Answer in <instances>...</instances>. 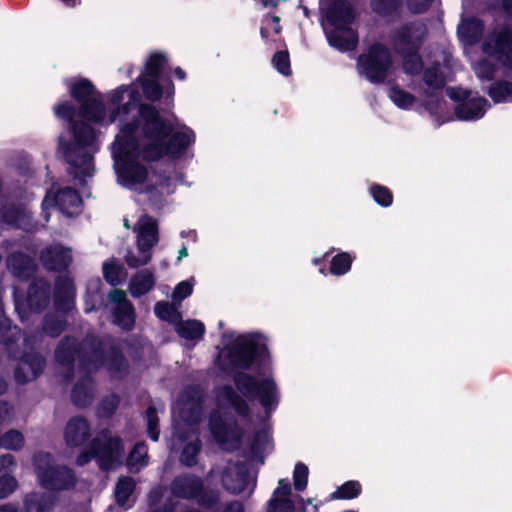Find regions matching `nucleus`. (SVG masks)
<instances>
[{
  "mask_svg": "<svg viewBox=\"0 0 512 512\" xmlns=\"http://www.w3.org/2000/svg\"><path fill=\"white\" fill-rule=\"evenodd\" d=\"M67 87L80 106L77 110L71 102L63 101L54 107L56 116L69 122L68 129L59 137L58 151L69 164L71 174L89 177L94 170L92 155L97 150L96 134L88 124L78 119L101 125L117 123L120 127L134 118L141 96L136 84L119 86L108 93L107 109L101 94L88 79L69 80Z\"/></svg>",
  "mask_w": 512,
  "mask_h": 512,
  "instance_id": "obj_1",
  "label": "nucleus"
},
{
  "mask_svg": "<svg viewBox=\"0 0 512 512\" xmlns=\"http://www.w3.org/2000/svg\"><path fill=\"white\" fill-rule=\"evenodd\" d=\"M117 182L132 191L145 193L154 203L174 191L168 178L148 170L141 161L142 136L139 127L129 120L119 127L112 147ZM146 159L145 157H143Z\"/></svg>",
  "mask_w": 512,
  "mask_h": 512,
  "instance_id": "obj_2",
  "label": "nucleus"
},
{
  "mask_svg": "<svg viewBox=\"0 0 512 512\" xmlns=\"http://www.w3.org/2000/svg\"><path fill=\"white\" fill-rule=\"evenodd\" d=\"M132 121L139 127L142 149L147 160L163 156L179 157L195 142L194 131L163 119L155 107L138 104Z\"/></svg>",
  "mask_w": 512,
  "mask_h": 512,
  "instance_id": "obj_3",
  "label": "nucleus"
},
{
  "mask_svg": "<svg viewBox=\"0 0 512 512\" xmlns=\"http://www.w3.org/2000/svg\"><path fill=\"white\" fill-rule=\"evenodd\" d=\"M484 57L473 63V70L481 81L491 80L497 66L506 69V78L493 83L488 95L495 103L512 102V28L503 27L494 31L483 45Z\"/></svg>",
  "mask_w": 512,
  "mask_h": 512,
  "instance_id": "obj_4",
  "label": "nucleus"
},
{
  "mask_svg": "<svg viewBox=\"0 0 512 512\" xmlns=\"http://www.w3.org/2000/svg\"><path fill=\"white\" fill-rule=\"evenodd\" d=\"M202 412L201 392L197 388L184 391L172 409L173 434L170 449H181L180 460L185 465H193L200 451L197 424Z\"/></svg>",
  "mask_w": 512,
  "mask_h": 512,
  "instance_id": "obj_5",
  "label": "nucleus"
},
{
  "mask_svg": "<svg viewBox=\"0 0 512 512\" xmlns=\"http://www.w3.org/2000/svg\"><path fill=\"white\" fill-rule=\"evenodd\" d=\"M222 344L224 347L219 352L218 361L223 369L246 368L256 357L264 361L268 358L266 338L259 333L225 335Z\"/></svg>",
  "mask_w": 512,
  "mask_h": 512,
  "instance_id": "obj_6",
  "label": "nucleus"
},
{
  "mask_svg": "<svg viewBox=\"0 0 512 512\" xmlns=\"http://www.w3.org/2000/svg\"><path fill=\"white\" fill-rule=\"evenodd\" d=\"M322 26L331 46L347 51L355 47L357 35L351 27L354 14L350 3L336 0L330 5L321 4Z\"/></svg>",
  "mask_w": 512,
  "mask_h": 512,
  "instance_id": "obj_7",
  "label": "nucleus"
},
{
  "mask_svg": "<svg viewBox=\"0 0 512 512\" xmlns=\"http://www.w3.org/2000/svg\"><path fill=\"white\" fill-rule=\"evenodd\" d=\"M217 410L209 418V428L215 441L225 449H234L238 446L241 432L235 425H230L223 419L220 409L231 406L240 415H246L248 406L239 398L230 387H222L216 394Z\"/></svg>",
  "mask_w": 512,
  "mask_h": 512,
  "instance_id": "obj_8",
  "label": "nucleus"
},
{
  "mask_svg": "<svg viewBox=\"0 0 512 512\" xmlns=\"http://www.w3.org/2000/svg\"><path fill=\"white\" fill-rule=\"evenodd\" d=\"M56 358L61 363L69 364L76 362L81 370H95L105 364L112 372H118L125 366V361L120 353L110 349L105 351L104 348H95L91 353L86 348L80 351L76 350L74 339H66L56 350Z\"/></svg>",
  "mask_w": 512,
  "mask_h": 512,
  "instance_id": "obj_9",
  "label": "nucleus"
},
{
  "mask_svg": "<svg viewBox=\"0 0 512 512\" xmlns=\"http://www.w3.org/2000/svg\"><path fill=\"white\" fill-rule=\"evenodd\" d=\"M235 384L239 392L244 396L258 398L267 414H270L278 406L280 394L269 368H265L259 374L258 380L246 373H239L235 376Z\"/></svg>",
  "mask_w": 512,
  "mask_h": 512,
  "instance_id": "obj_10",
  "label": "nucleus"
},
{
  "mask_svg": "<svg viewBox=\"0 0 512 512\" xmlns=\"http://www.w3.org/2000/svg\"><path fill=\"white\" fill-rule=\"evenodd\" d=\"M95 457L103 469L113 468L122 462L123 445L118 437L108 434L98 436L92 444L91 452L81 454L77 462L84 465Z\"/></svg>",
  "mask_w": 512,
  "mask_h": 512,
  "instance_id": "obj_11",
  "label": "nucleus"
},
{
  "mask_svg": "<svg viewBox=\"0 0 512 512\" xmlns=\"http://www.w3.org/2000/svg\"><path fill=\"white\" fill-rule=\"evenodd\" d=\"M35 468L41 485L48 489H64L74 483V475L66 467L54 464L48 453L40 452L34 457Z\"/></svg>",
  "mask_w": 512,
  "mask_h": 512,
  "instance_id": "obj_12",
  "label": "nucleus"
},
{
  "mask_svg": "<svg viewBox=\"0 0 512 512\" xmlns=\"http://www.w3.org/2000/svg\"><path fill=\"white\" fill-rule=\"evenodd\" d=\"M391 69V58L387 49L376 44L358 59V71L371 82H382Z\"/></svg>",
  "mask_w": 512,
  "mask_h": 512,
  "instance_id": "obj_13",
  "label": "nucleus"
},
{
  "mask_svg": "<svg viewBox=\"0 0 512 512\" xmlns=\"http://www.w3.org/2000/svg\"><path fill=\"white\" fill-rule=\"evenodd\" d=\"M448 96L458 104L455 107V115L462 121H475L483 117L489 104L487 100L476 92L461 88H448Z\"/></svg>",
  "mask_w": 512,
  "mask_h": 512,
  "instance_id": "obj_14",
  "label": "nucleus"
},
{
  "mask_svg": "<svg viewBox=\"0 0 512 512\" xmlns=\"http://www.w3.org/2000/svg\"><path fill=\"white\" fill-rule=\"evenodd\" d=\"M211 477H220L225 489L233 493L246 489L251 492L256 482L255 476H251L246 467L239 464H229L221 473L213 471Z\"/></svg>",
  "mask_w": 512,
  "mask_h": 512,
  "instance_id": "obj_15",
  "label": "nucleus"
},
{
  "mask_svg": "<svg viewBox=\"0 0 512 512\" xmlns=\"http://www.w3.org/2000/svg\"><path fill=\"white\" fill-rule=\"evenodd\" d=\"M82 200L78 194L65 188L57 192L49 191L43 200L42 207L46 211L49 207L57 206L58 209L67 216H74L80 212Z\"/></svg>",
  "mask_w": 512,
  "mask_h": 512,
  "instance_id": "obj_16",
  "label": "nucleus"
},
{
  "mask_svg": "<svg viewBox=\"0 0 512 512\" xmlns=\"http://www.w3.org/2000/svg\"><path fill=\"white\" fill-rule=\"evenodd\" d=\"M113 304L114 322L122 329L130 330L135 324V312L123 290L115 289L109 293Z\"/></svg>",
  "mask_w": 512,
  "mask_h": 512,
  "instance_id": "obj_17",
  "label": "nucleus"
},
{
  "mask_svg": "<svg viewBox=\"0 0 512 512\" xmlns=\"http://www.w3.org/2000/svg\"><path fill=\"white\" fill-rule=\"evenodd\" d=\"M135 231L137 233L136 245L152 251L159 241L157 221L150 216H142L137 222Z\"/></svg>",
  "mask_w": 512,
  "mask_h": 512,
  "instance_id": "obj_18",
  "label": "nucleus"
},
{
  "mask_svg": "<svg viewBox=\"0 0 512 512\" xmlns=\"http://www.w3.org/2000/svg\"><path fill=\"white\" fill-rule=\"evenodd\" d=\"M44 361L38 354L26 355L19 363L15 378L19 383L35 379L43 370Z\"/></svg>",
  "mask_w": 512,
  "mask_h": 512,
  "instance_id": "obj_19",
  "label": "nucleus"
},
{
  "mask_svg": "<svg viewBox=\"0 0 512 512\" xmlns=\"http://www.w3.org/2000/svg\"><path fill=\"white\" fill-rule=\"evenodd\" d=\"M483 32V25L477 19L463 20L458 27V35L464 45L466 55L470 58L472 64L475 62L470 56L469 47L474 45Z\"/></svg>",
  "mask_w": 512,
  "mask_h": 512,
  "instance_id": "obj_20",
  "label": "nucleus"
},
{
  "mask_svg": "<svg viewBox=\"0 0 512 512\" xmlns=\"http://www.w3.org/2000/svg\"><path fill=\"white\" fill-rule=\"evenodd\" d=\"M291 488L288 481L281 479L269 501L267 512H293L294 504L289 498Z\"/></svg>",
  "mask_w": 512,
  "mask_h": 512,
  "instance_id": "obj_21",
  "label": "nucleus"
},
{
  "mask_svg": "<svg viewBox=\"0 0 512 512\" xmlns=\"http://www.w3.org/2000/svg\"><path fill=\"white\" fill-rule=\"evenodd\" d=\"M41 259L48 269L61 270L66 268L71 262V250L55 245L46 249L42 253Z\"/></svg>",
  "mask_w": 512,
  "mask_h": 512,
  "instance_id": "obj_22",
  "label": "nucleus"
},
{
  "mask_svg": "<svg viewBox=\"0 0 512 512\" xmlns=\"http://www.w3.org/2000/svg\"><path fill=\"white\" fill-rule=\"evenodd\" d=\"M89 425L83 418L71 419L65 428V441L70 447H76L81 445L86 438L89 436Z\"/></svg>",
  "mask_w": 512,
  "mask_h": 512,
  "instance_id": "obj_23",
  "label": "nucleus"
},
{
  "mask_svg": "<svg viewBox=\"0 0 512 512\" xmlns=\"http://www.w3.org/2000/svg\"><path fill=\"white\" fill-rule=\"evenodd\" d=\"M48 296V290L45 286V283L35 284L30 287L27 296V302L24 303L19 298L15 299V308L17 312L21 315V311L25 310V306L27 305L30 310H39L42 307L43 303H46Z\"/></svg>",
  "mask_w": 512,
  "mask_h": 512,
  "instance_id": "obj_24",
  "label": "nucleus"
},
{
  "mask_svg": "<svg viewBox=\"0 0 512 512\" xmlns=\"http://www.w3.org/2000/svg\"><path fill=\"white\" fill-rule=\"evenodd\" d=\"M154 284V273L150 270L144 269L131 277L128 290L133 297H140L148 293L153 288Z\"/></svg>",
  "mask_w": 512,
  "mask_h": 512,
  "instance_id": "obj_25",
  "label": "nucleus"
},
{
  "mask_svg": "<svg viewBox=\"0 0 512 512\" xmlns=\"http://www.w3.org/2000/svg\"><path fill=\"white\" fill-rule=\"evenodd\" d=\"M201 483L191 476L177 477L171 486L172 493L180 498H192L198 495Z\"/></svg>",
  "mask_w": 512,
  "mask_h": 512,
  "instance_id": "obj_26",
  "label": "nucleus"
},
{
  "mask_svg": "<svg viewBox=\"0 0 512 512\" xmlns=\"http://www.w3.org/2000/svg\"><path fill=\"white\" fill-rule=\"evenodd\" d=\"M135 488L134 481L129 477H121L116 485L115 498L122 510H127L133 503L132 493Z\"/></svg>",
  "mask_w": 512,
  "mask_h": 512,
  "instance_id": "obj_27",
  "label": "nucleus"
},
{
  "mask_svg": "<svg viewBox=\"0 0 512 512\" xmlns=\"http://www.w3.org/2000/svg\"><path fill=\"white\" fill-rule=\"evenodd\" d=\"M388 97L396 107L402 110H410L418 105L416 96L398 85L389 89Z\"/></svg>",
  "mask_w": 512,
  "mask_h": 512,
  "instance_id": "obj_28",
  "label": "nucleus"
},
{
  "mask_svg": "<svg viewBox=\"0 0 512 512\" xmlns=\"http://www.w3.org/2000/svg\"><path fill=\"white\" fill-rule=\"evenodd\" d=\"M74 287L68 277L60 278L56 284L55 298L59 308L69 310L72 307Z\"/></svg>",
  "mask_w": 512,
  "mask_h": 512,
  "instance_id": "obj_29",
  "label": "nucleus"
},
{
  "mask_svg": "<svg viewBox=\"0 0 512 512\" xmlns=\"http://www.w3.org/2000/svg\"><path fill=\"white\" fill-rule=\"evenodd\" d=\"M103 275L109 284L115 286L126 279L127 272L115 259H110L103 264Z\"/></svg>",
  "mask_w": 512,
  "mask_h": 512,
  "instance_id": "obj_30",
  "label": "nucleus"
},
{
  "mask_svg": "<svg viewBox=\"0 0 512 512\" xmlns=\"http://www.w3.org/2000/svg\"><path fill=\"white\" fill-rule=\"evenodd\" d=\"M7 265L18 277L29 276L33 269V261L23 254H14L8 258Z\"/></svg>",
  "mask_w": 512,
  "mask_h": 512,
  "instance_id": "obj_31",
  "label": "nucleus"
},
{
  "mask_svg": "<svg viewBox=\"0 0 512 512\" xmlns=\"http://www.w3.org/2000/svg\"><path fill=\"white\" fill-rule=\"evenodd\" d=\"M93 391L91 379L85 377L75 385L72 391V399L76 405L85 406L90 403L93 397Z\"/></svg>",
  "mask_w": 512,
  "mask_h": 512,
  "instance_id": "obj_32",
  "label": "nucleus"
},
{
  "mask_svg": "<svg viewBox=\"0 0 512 512\" xmlns=\"http://www.w3.org/2000/svg\"><path fill=\"white\" fill-rule=\"evenodd\" d=\"M176 331L186 340H199L204 333V325L198 320L178 322Z\"/></svg>",
  "mask_w": 512,
  "mask_h": 512,
  "instance_id": "obj_33",
  "label": "nucleus"
},
{
  "mask_svg": "<svg viewBox=\"0 0 512 512\" xmlns=\"http://www.w3.org/2000/svg\"><path fill=\"white\" fill-rule=\"evenodd\" d=\"M54 500L51 495L33 493L26 499L27 512H46L52 508Z\"/></svg>",
  "mask_w": 512,
  "mask_h": 512,
  "instance_id": "obj_34",
  "label": "nucleus"
},
{
  "mask_svg": "<svg viewBox=\"0 0 512 512\" xmlns=\"http://www.w3.org/2000/svg\"><path fill=\"white\" fill-rule=\"evenodd\" d=\"M151 258L152 251L138 246L136 250H128L124 256V260L130 268L144 266L150 262Z\"/></svg>",
  "mask_w": 512,
  "mask_h": 512,
  "instance_id": "obj_35",
  "label": "nucleus"
},
{
  "mask_svg": "<svg viewBox=\"0 0 512 512\" xmlns=\"http://www.w3.org/2000/svg\"><path fill=\"white\" fill-rule=\"evenodd\" d=\"M147 459L146 446L143 443H138L128 456L127 466L131 471H139L147 464Z\"/></svg>",
  "mask_w": 512,
  "mask_h": 512,
  "instance_id": "obj_36",
  "label": "nucleus"
},
{
  "mask_svg": "<svg viewBox=\"0 0 512 512\" xmlns=\"http://www.w3.org/2000/svg\"><path fill=\"white\" fill-rule=\"evenodd\" d=\"M448 79L450 76L438 64L426 69L424 73V81L431 88H441Z\"/></svg>",
  "mask_w": 512,
  "mask_h": 512,
  "instance_id": "obj_37",
  "label": "nucleus"
},
{
  "mask_svg": "<svg viewBox=\"0 0 512 512\" xmlns=\"http://www.w3.org/2000/svg\"><path fill=\"white\" fill-rule=\"evenodd\" d=\"M167 58L164 53H151L146 61L145 70L141 75L159 77L161 69L166 64Z\"/></svg>",
  "mask_w": 512,
  "mask_h": 512,
  "instance_id": "obj_38",
  "label": "nucleus"
},
{
  "mask_svg": "<svg viewBox=\"0 0 512 512\" xmlns=\"http://www.w3.org/2000/svg\"><path fill=\"white\" fill-rule=\"evenodd\" d=\"M352 262L353 257L350 254L339 253L331 260L330 272L336 276L344 275L350 271Z\"/></svg>",
  "mask_w": 512,
  "mask_h": 512,
  "instance_id": "obj_39",
  "label": "nucleus"
},
{
  "mask_svg": "<svg viewBox=\"0 0 512 512\" xmlns=\"http://www.w3.org/2000/svg\"><path fill=\"white\" fill-rule=\"evenodd\" d=\"M426 110L435 117L437 123L440 125L450 119L449 113L446 108V103L439 99H431L424 102Z\"/></svg>",
  "mask_w": 512,
  "mask_h": 512,
  "instance_id": "obj_40",
  "label": "nucleus"
},
{
  "mask_svg": "<svg viewBox=\"0 0 512 512\" xmlns=\"http://www.w3.org/2000/svg\"><path fill=\"white\" fill-rule=\"evenodd\" d=\"M139 81L141 82L143 92L147 99L156 101L161 97L162 89L158 84V77L141 75Z\"/></svg>",
  "mask_w": 512,
  "mask_h": 512,
  "instance_id": "obj_41",
  "label": "nucleus"
},
{
  "mask_svg": "<svg viewBox=\"0 0 512 512\" xmlns=\"http://www.w3.org/2000/svg\"><path fill=\"white\" fill-rule=\"evenodd\" d=\"M24 444V437L17 430H9L0 437V448L18 450Z\"/></svg>",
  "mask_w": 512,
  "mask_h": 512,
  "instance_id": "obj_42",
  "label": "nucleus"
},
{
  "mask_svg": "<svg viewBox=\"0 0 512 512\" xmlns=\"http://www.w3.org/2000/svg\"><path fill=\"white\" fill-rule=\"evenodd\" d=\"M154 311L159 319L170 323H178L181 317L177 308L165 302H158Z\"/></svg>",
  "mask_w": 512,
  "mask_h": 512,
  "instance_id": "obj_43",
  "label": "nucleus"
},
{
  "mask_svg": "<svg viewBox=\"0 0 512 512\" xmlns=\"http://www.w3.org/2000/svg\"><path fill=\"white\" fill-rule=\"evenodd\" d=\"M361 485L357 481H348L341 485L331 495L332 499H352L359 495Z\"/></svg>",
  "mask_w": 512,
  "mask_h": 512,
  "instance_id": "obj_44",
  "label": "nucleus"
},
{
  "mask_svg": "<svg viewBox=\"0 0 512 512\" xmlns=\"http://www.w3.org/2000/svg\"><path fill=\"white\" fill-rule=\"evenodd\" d=\"M400 0H371V8L381 17L392 14L398 7Z\"/></svg>",
  "mask_w": 512,
  "mask_h": 512,
  "instance_id": "obj_45",
  "label": "nucleus"
},
{
  "mask_svg": "<svg viewBox=\"0 0 512 512\" xmlns=\"http://www.w3.org/2000/svg\"><path fill=\"white\" fill-rule=\"evenodd\" d=\"M308 467L303 463H298L295 466L293 473L294 487L296 490H304L308 481Z\"/></svg>",
  "mask_w": 512,
  "mask_h": 512,
  "instance_id": "obj_46",
  "label": "nucleus"
},
{
  "mask_svg": "<svg viewBox=\"0 0 512 512\" xmlns=\"http://www.w3.org/2000/svg\"><path fill=\"white\" fill-rule=\"evenodd\" d=\"M272 63L279 73L285 76L290 75V59L287 52L279 51L275 53L272 59Z\"/></svg>",
  "mask_w": 512,
  "mask_h": 512,
  "instance_id": "obj_47",
  "label": "nucleus"
},
{
  "mask_svg": "<svg viewBox=\"0 0 512 512\" xmlns=\"http://www.w3.org/2000/svg\"><path fill=\"white\" fill-rule=\"evenodd\" d=\"M371 195L374 200L382 206H390L393 200L391 192L383 186L374 185L371 187Z\"/></svg>",
  "mask_w": 512,
  "mask_h": 512,
  "instance_id": "obj_48",
  "label": "nucleus"
},
{
  "mask_svg": "<svg viewBox=\"0 0 512 512\" xmlns=\"http://www.w3.org/2000/svg\"><path fill=\"white\" fill-rule=\"evenodd\" d=\"M403 67L406 73H418L422 68V62L416 52H408L404 56Z\"/></svg>",
  "mask_w": 512,
  "mask_h": 512,
  "instance_id": "obj_49",
  "label": "nucleus"
},
{
  "mask_svg": "<svg viewBox=\"0 0 512 512\" xmlns=\"http://www.w3.org/2000/svg\"><path fill=\"white\" fill-rule=\"evenodd\" d=\"M270 444V436L269 432L266 428L259 431L254 441L251 445V448L255 454L261 453L262 451L266 450L269 447Z\"/></svg>",
  "mask_w": 512,
  "mask_h": 512,
  "instance_id": "obj_50",
  "label": "nucleus"
},
{
  "mask_svg": "<svg viewBox=\"0 0 512 512\" xmlns=\"http://www.w3.org/2000/svg\"><path fill=\"white\" fill-rule=\"evenodd\" d=\"M193 285V279L180 282L173 291V300L181 302L183 299L190 296L193 291Z\"/></svg>",
  "mask_w": 512,
  "mask_h": 512,
  "instance_id": "obj_51",
  "label": "nucleus"
},
{
  "mask_svg": "<svg viewBox=\"0 0 512 512\" xmlns=\"http://www.w3.org/2000/svg\"><path fill=\"white\" fill-rule=\"evenodd\" d=\"M148 434L153 441H157L159 437V430L157 429L158 417L156 410L153 407H149L146 412Z\"/></svg>",
  "mask_w": 512,
  "mask_h": 512,
  "instance_id": "obj_52",
  "label": "nucleus"
},
{
  "mask_svg": "<svg viewBox=\"0 0 512 512\" xmlns=\"http://www.w3.org/2000/svg\"><path fill=\"white\" fill-rule=\"evenodd\" d=\"M27 217L26 212L19 211V210H13L10 212H6L0 215V219L7 223H13L20 227H25L24 225V218Z\"/></svg>",
  "mask_w": 512,
  "mask_h": 512,
  "instance_id": "obj_53",
  "label": "nucleus"
},
{
  "mask_svg": "<svg viewBox=\"0 0 512 512\" xmlns=\"http://www.w3.org/2000/svg\"><path fill=\"white\" fill-rule=\"evenodd\" d=\"M17 487V482L12 476L5 475L0 478V499L7 497Z\"/></svg>",
  "mask_w": 512,
  "mask_h": 512,
  "instance_id": "obj_54",
  "label": "nucleus"
},
{
  "mask_svg": "<svg viewBox=\"0 0 512 512\" xmlns=\"http://www.w3.org/2000/svg\"><path fill=\"white\" fill-rule=\"evenodd\" d=\"M409 9L414 13H421L428 9L432 0H407Z\"/></svg>",
  "mask_w": 512,
  "mask_h": 512,
  "instance_id": "obj_55",
  "label": "nucleus"
},
{
  "mask_svg": "<svg viewBox=\"0 0 512 512\" xmlns=\"http://www.w3.org/2000/svg\"><path fill=\"white\" fill-rule=\"evenodd\" d=\"M64 324L60 320H55L52 324H50L49 320H46L44 330L47 334L54 337L60 334L63 330Z\"/></svg>",
  "mask_w": 512,
  "mask_h": 512,
  "instance_id": "obj_56",
  "label": "nucleus"
},
{
  "mask_svg": "<svg viewBox=\"0 0 512 512\" xmlns=\"http://www.w3.org/2000/svg\"><path fill=\"white\" fill-rule=\"evenodd\" d=\"M268 21L271 22V28L274 30V32L279 33L281 30V26L279 24V21H280L279 17L272 16L266 20V22H268ZM268 34H269V27H268V24L265 23V26H263L261 28V35H262V37L267 38Z\"/></svg>",
  "mask_w": 512,
  "mask_h": 512,
  "instance_id": "obj_57",
  "label": "nucleus"
},
{
  "mask_svg": "<svg viewBox=\"0 0 512 512\" xmlns=\"http://www.w3.org/2000/svg\"><path fill=\"white\" fill-rule=\"evenodd\" d=\"M14 466V458L10 454H5L0 457V474L9 472Z\"/></svg>",
  "mask_w": 512,
  "mask_h": 512,
  "instance_id": "obj_58",
  "label": "nucleus"
},
{
  "mask_svg": "<svg viewBox=\"0 0 512 512\" xmlns=\"http://www.w3.org/2000/svg\"><path fill=\"white\" fill-rule=\"evenodd\" d=\"M12 417L9 407L5 403H0V423L8 422Z\"/></svg>",
  "mask_w": 512,
  "mask_h": 512,
  "instance_id": "obj_59",
  "label": "nucleus"
},
{
  "mask_svg": "<svg viewBox=\"0 0 512 512\" xmlns=\"http://www.w3.org/2000/svg\"><path fill=\"white\" fill-rule=\"evenodd\" d=\"M7 331H10L11 335H14V332L6 323V320L0 315V341L6 340L5 333Z\"/></svg>",
  "mask_w": 512,
  "mask_h": 512,
  "instance_id": "obj_60",
  "label": "nucleus"
},
{
  "mask_svg": "<svg viewBox=\"0 0 512 512\" xmlns=\"http://www.w3.org/2000/svg\"><path fill=\"white\" fill-rule=\"evenodd\" d=\"M223 512H243V506L239 502H232L226 506Z\"/></svg>",
  "mask_w": 512,
  "mask_h": 512,
  "instance_id": "obj_61",
  "label": "nucleus"
},
{
  "mask_svg": "<svg viewBox=\"0 0 512 512\" xmlns=\"http://www.w3.org/2000/svg\"><path fill=\"white\" fill-rule=\"evenodd\" d=\"M107 402H109V408H107V409L104 408V413L105 414H110V413L113 412V410L117 406V399H116V397L113 396L110 399H108Z\"/></svg>",
  "mask_w": 512,
  "mask_h": 512,
  "instance_id": "obj_62",
  "label": "nucleus"
},
{
  "mask_svg": "<svg viewBox=\"0 0 512 512\" xmlns=\"http://www.w3.org/2000/svg\"><path fill=\"white\" fill-rule=\"evenodd\" d=\"M502 5L507 13L512 14V0H503Z\"/></svg>",
  "mask_w": 512,
  "mask_h": 512,
  "instance_id": "obj_63",
  "label": "nucleus"
},
{
  "mask_svg": "<svg viewBox=\"0 0 512 512\" xmlns=\"http://www.w3.org/2000/svg\"><path fill=\"white\" fill-rule=\"evenodd\" d=\"M174 74H175V76H176L179 80H184V79L186 78V74H185V72H184L181 68H179V67H177V68L174 70Z\"/></svg>",
  "mask_w": 512,
  "mask_h": 512,
  "instance_id": "obj_64",
  "label": "nucleus"
}]
</instances>
